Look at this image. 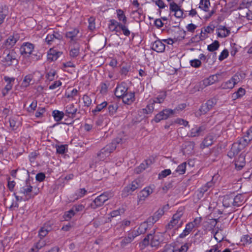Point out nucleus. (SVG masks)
I'll return each mask as SVG.
<instances>
[{
    "instance_id": "1",
    "label": "nucleus",
    "mask_w": 252,
    "mask_h": 252,
    "mask_svg": "<svg viewBox=\"0 0 252 252\" xmlns=\"http://www.w3.org/2000/svg\"><path fill=\"white\" fill-rule=\"evenodd\" d=\"M250 143L247 141L246 137H242L239 139L237 142L234 143L227 153V156L231 158L237 155L239 152L244 149Z\"/></svg>"
},
{
    "instance_id": "2",
    "label": "nucleus",
    "mask_w": 252,
    "mask_h": 252,
    "mask_svg": "<svg viewBox=\"0 0 252 252\" xmlns=\"http://www.w3.org/2000/svg\"><path fill=\"white\" fill-rule=\"evenodd\" d=\"M1 62L4 65L9 66L12 65H17L18 63V60L17 59V54L14 50L8 51L7 53L4 52L3 54Z\"/></svg>"
},
{
    "instance_id": "3",
    "label": "nucleus",
    "mask_w": 252,
    "mask_h": 252,
    "mask_svg": "<svg viewBox=\"0 0 252 252\" xmlns=\"http://www.w3.org/2000/svg\"><path fill=\"white\" fill-rule=\"evenodd\" d=\"M244 200L243 195L239 194L234 197L233 196H226L223 200V205L226 207L230 206V204L234 206H240Z\"/></svg>"
},
{
    "instance_id": "4",
    "label": "nucleus",
    "mask_w": 252,
    "mask_h": 252,
    "mask_svg": "<svg viewBox=\"0 0 252 252\" xmlns=\"http://www.w3.org/2000/svg\"><path fill=\"white\" fill-rule=\"evenodd\" d=\"M109 199L108 193L104 192L96 197L90 204L89 207L93 209L101 207Z\"/></svg>"
},
{
    "instance_id": "5",
    "label": "nucleus",
    "mask_w": 252,
    "mask_h": 252,
    "mask_svg": "<svg viewBox=\"0 0 252 252\" xmlns=\"http://www.w3.org/2000/svg\"><path fill=\"white\" fill-rule=\"evenodd\" d=\"M140 187V180L139 179H135L131 184L125 187L122 191V196L124 197L128 196Z\"/></svg>"
},
{
    "instance_id": "6",
    "label": "nucleus",
    "mask_w": 252,
    "mask_h": 252,
    "mask_svg": "<svg viewBox=\"0 0 252 252\" xmlns=\"http://www.w3.org/2000/svg\"><path fill=\"white\" fill-rule=\"evenodd\" d=\"M206 125L203 124L200 126H195L190 130L189 136L191 137H198L204 135L206 130Z\"/></svg>"
},
{
    "instance_id": "7",
    "label": "nucleus",
    "mask_w": 252,
    "mask_h": 252,
    "mask_svg": "<svg viewBox=\"0 0 252 252\" xmlns=\"http://www.w3.org/2000/svg\"><path fill=\"white\" fill-rule=\"evenodd\" d=\"M174 113V110L171 109H163L155 116L153 121L156 123H158L161 120L168 119L170 116L173 115Z\"/></svg>"
},
{
    "instance_id": "8",
    "label": "nucleus",
    "mask_w": 252,
    "mask_h": 252,
    "mask_svg": "<svg viewBox=\"0 0 252 252\" xmlns=\"http://www.w3.org/2000/svg\"><path fill=\"white\" fill-rule=\"evenodd\" d=\"M217 99L215 98H212L201 106L199 108V111L201 114H205L208 112L212 109L214 106L217 104Z\"/></svg>"
},
{
    "instance_id": "9",
    "label": "nucleus",
    "mask_w": 252,
    "mask_h": 252,
    "mask_svg": "<svg viewBox=\"0 0 252 252\" xmlns=\"http://www.w3.org/2000/svg\"><path fill=\"white\" fill-rule=\"evenodd\" d=\"M210 6V0H200L199 8L206 12H209L206 16V19H209L216 12V9L213 8L210 11L209 10Z\"/></svg>"
},
{
    "instance_id": "10",
    "label": "nucleus",
    "mask_w": 252,
    "mask_h": 252,
    "mask_svg": "<svg viewBox=\"0 0 252 252\" xmlns=\"http://www.w3.org/2000/svg\"><path fill=\"white\" fill-rule=\"evenodd\" d=\"M63 38V36L60 32L53 31L47 34L45 41L48 44L51 45L55 40H61Z\"/></svg>"
},
{
    "instance_id": "11",
    "label": "nucleus",
    "mask_w": 252,
    "mask_h": 252,
    "mask_svg": "<svg viewBox=\"0 0 252 252\" xmlns=\"http://www.w3.org/2000/svg\"><path fill=\"white\" fill-rule=\"evenodd\" d=\"M123 140L121 138L117 137L113 140L110 143L103 148V149L106 152L108 153L109 156L116 149L117 144H122L123 142Z\"/></svg>"
},
{
    "instance_id": "12",
    "label": "nucleus",
    "mask_w": 252,
    "mask_h": 252,
    "mask_svg": "<svg viewBox=\"0 0 252 252\" xmlns=\"http://www.w3.org/2000/svg\"><path fill=\"white\" fill-rule=\"evenodd\" d=\"M128 91V87L125 82H122L118 84L115 90V95L118 98H122V97L126 94Z\"/></svg>"
},
{
    "instance_id": "13",
    "label": "nucleus",
    "mask_w": 252,
    "mask_h": 252,
    "mask_svg": "<svg viewBox=\"0 0 252 252\" xmlns=\"http://www.w3.org/2000/svg\"><path fill=\"white\" fill-rule=\"evenodd\" d=\"M154 189L151 187H145L141 190L138 194V201H144L145 199L153 192Z\"/></svg>"
},
{
    "instance_id": "14",
    "label": "nucleus",
    "mask_w": 252,
    "mask_h": 252,
    "mask_svg": "<svg viewBox=\"0 0 252 252\" xmlns=\"http://www.w3.org/2000/svg\"><path fill=\"white\" fill-rule=\"evenodd\" d=\"M79 31L77 29H73L71 31L66 32L65 37L66 39L69 40L70 44L76 43L77 36L79 33Z\"/></svg>"
},
{
    "instance_id": "15",
    "label": "nucleus",
    "mask_w": 252,
    "mask_h": 252,
    "mask_svg": "<svg viewBox=\"0 0 252 252\" xmlns=\"http://www.w3.org/2000/svg\"><path fill=\"white\" fill-rule=\"evenodd\" d=\"M34 47V46L33 44L29 42L24 43L20 48L21 54L22 55L28 56L32 54Z\"/></svg>"
},
{
    "instance_id": "16",
    "label": "nucleus",
    "mask_w": 252,
    "mask_h": 252,
    "mask_svg": "<svg viewBox=\"0 0 252 252\" xmlns=\"http://www.w3.org/2000/svg\"><path fill=\"white\" fill-rule=\"evenodd\" d=\"M77 110V108L75 106L74 104H69L65 108V115L73 118L75 117Z\"/></svg>"
},
{
    "instance_id": "17",
    "label": "nucleus",
    "mask_w": 252,
    "mask_h": 252,
    "mask_svg": "<svg viewBox=\"0 0 252 252\" xmlns=\"http://www.w3.org/2000/svg\"><path fill=\"white\" fill-rule=\"evenodd\" d=\"M137 236L136 233H135V230L129 231L127 233V236L125 237L121 241V246L125 247L130 243Z\"/></svg>"
},
{
    "instance_id": "18",
    "label": "nucleus",
    "mask_w": 252,
    "mask_h": 252,
    "mask_svg": "<svg viewBox=\"0 0 252 252\" xmlns=\"http://www.w3.org/2000/svg\"><path fill=\"white\" fill-rule=\"evenodd\" d=\"M123 102L127 105H130L135 100L134 92L129 91L126 92L122 97Z\"/></svg>"
},
{
    "instance_id": "19",
    "label": "nucleus",
    "mask_w": 252,
    "mask_h": 252,
    "mask_svg": "<svg viewBox=\"0 0 252 252\" xmlns=\"http://www.w3.org/2000/svg\"><path fill=\"white\" fill-rule=\"evenodd\" d=\"M165 45L159 40L155 41L152 47V49L158 53L164 52L165 50Z\"/></svg>"
},
{
    "instance_id": "20",
    "label": "nucleus",
    "mask_w": 252,
    "mask_h": 252,
    "mask_svg": "<svg viewBox=\"0 0 252 252\" xmlns=\"http://www.w3.org/2000/svg\"><path fill=\"white\" fill-rule=\"evenodd\" d=\"M63 52L50 49L48 53V60L51 61H56L62 55Z\"/></svg>"
},
{
    "instance_id": "21",
    "label": "nucleus",
    "mask_w": 252,
    "mask_h": 252,
    "mask_svg": "<svg viewBox=\"0 0 252 252\" xmlns=\"http://www.w3.org/2000/svg\"><path fill=\"white\" fill-rule=\"evenodd\" d=\"M51 230V226L45 223L43 227H42L39 230L38 236L40 239H42Z\"/></svg>"
},
{
    "instance_id": "22",
    "label": "nucleus",
    "mask_w": 252,
    "mask_h": 252,
    "mask_svg": "<svg viewBox=\"0 0 252 252\" xmlns=\"http://www.w3.org/2000/svg\"><path fill=\"white\" fill-rule=\"evenodd\" d=\"M80 53V45L75 43L70 46L69 55L71 58H76Z\"/></svg>"
},
{
    "instance_id": "23",
    "label": "nucleus",
    "mask_w": 252,
    "mask_h": 252,
    "mask_svg": "<svg viewBox=\"0 0 252 252\" xmlns=\"http://www.w3.org/2000/svg\"><path fill=\"white\" fill-rule=\"evenodd\" d=\"M245 165V158L243 155L241 154L238 158L235 160V165L236 168L238 170H241Z\"/></svg>"
},
{
    "instance_id": "24",
    "label": "nucleus",
    "mask_w": 252,
    "mask_h": 252,
    "mask_svg": "<svg viewBox=\"0 0 252 252\" xmlns=\"http://www.w3.org/2000/svg\"><path fill=\"white\" fill-rule=\"evenodd\" d=\"M194 228V225L192 223L189 222L186 225L185 229L183 230V232L179 235V238H184L188 235Z\"/></svg>"
},
{
    "instance_id": "25",
    "label": "nucleus",
    "mask_w": 252,
    "mask_h": 252,
    "mask_svg": "<svg viewBox=\"0 0 252 252\" xmlns=\"http://www.w3.org/2000/svg\"><path fill=\"white\" fill-rule=\"evenodd\" d=\"M149 227L148 224L147 222H143L140 224L138 229L135 230V233H136V234L138 236L145 233Z\"/></svg>"
},
{
    "instance_id": "26",
    "label": "nucleus",
    "mask_w": 252,
    "mask_h": 252,
    "mask_svg": "<svg viewBox=\"0 0 252 252\" xmlns=\"http://www.w3.org/2000/svg\"><path fill=\"white\" fill-rule=\"evenodd\" d=\"M166 97V93L165 92L161 93L157 97H155L153 99H151L150 101L155 104V103H162Z\"/></svg>"
},
{
    "instance_id": "27",
    "label": "nucleus",
    "mask_w": 252,
    "mask_h": 252,
    "mask_svg": "<svg viewBox=\"0 0 252 252\" xmlns=\"http://www.w3.org/2000/svg\"><path fill=\"white\" fill-rule=\"evenodd\" d=\"M151 163L152 161L151 160H145L143 163H141L138 167L135 168V172L137 174L141 173L147 168Z\"/></svg>"
},
{
    "instance_id": "28",
    "label": "nucleus",
    "mask_w": 252,
    "mask_h": 252,
    "mask_svg": "<svg viewBox=\"0 0 252 252\" xmlns=\"http://www.w3.org/2000/svg\"><path fill=\"white\" fill-rule=\"evenodd\" d=\"M32 189V187L30 185L29 181H26V185L21 188L19 192L24 194L25 195H28Z\"/></svg>"
},
{
    "instance_id": "29",
    "label": "nucleus",
    "mask_w": 252,
    "mask_h": 252,
    "mask_svg": "<svg viewBox=\"0 0 252 252\" xmlns=\"http://www.w3.org/2000/svg\"><path fill=\"white\" fill-rule=\"evenodd\" d=\"M46 245L45 241L40 239L38 242L35 243L33 247L31 248V251L32 252H37L41 248L45 247Z\"/></svg>"
},
{
    "instance_id": "30",
    "label": "nucleus",
    "mask_w": 252,
    "mask_h": 252,
    "mask_svg": "<svg viewBox=\"0 0 252 252\" xmlns=\"http://www.w3.org/2000/svg\"><path fill=\"white\" fill-rule=\"evenodd\" d=\"M17 40V35H10L5 41V44L7 47H11L15 44Z\"/></svg>"
},
{
    "instance_id": "31",
    "label": "nucleus",
    "mask_w": 252,
    "mask_h": 252,
    "mask_svg": "<svg viewBox=\"0 0 252 252\" xmlns=\"http://www.w3.org/2000/svg\"><path fill=\"white\" fill-rule=\"evenodd\" d=\"M218 30L221 31L218 33V36L220 37H226L230 33V30L227 29L225 26H220Z\"/></svg>"
},
{
    "instance_id": "32",
    "label": "nucleus",
    "mask_w": 252,
    "mask_h": 252,
    "mask_svg": "<svg viewBox=\"0 0 252 252\" xmlns=\"http://www.w3.org/2000/svg\"><path fill=\"white\" fill-rule=\"evenodd\" d=\"M213 143V137L211 135L207 136L202 141L200 145V148L204 149L205 147L211 146Z\"/></svg>"
},
{
    "instance_id": "33",
    "label": "nucleus",
    "mask_w": 252,
    "mask_h": 252,
    "mask_svg": "<svg viewBox=\"0 0 252 252\" xmlns=\"http://www.w3.org/2000/svg\"><path fill=\"white\" fill-rule=\"evenodd\" d=\"M183 224L182 221H179L176 220H174L173 218H172V220H170L169 223L168 224L167 227L168 229H171L173 228L174 227L177 226V228H179L182 226Z\"/></svg>"
},
{
    "instance_id": "34",
    "label": "nucleus",
    "mask_w": 252,
    "mask_h": 252,
    "mask_svg": "<svg viewBox=\"0 0 252 252\" xmlns=\"http://www.w3.org/2000/svg\"><path fill=\"white\" fill-rule=\"evenodd\" d=\"M4 80L7 83V84L5 86V90H11L12 88L13 82L15 80L14 78H10L8 76H4L3 78Z\"/></svg>"
},
{
    "instance_id": "35",
    "label": "nucleus",
    "mask_w": 252,
    "mask_h": 252,
    "mask_svg": "<svg viewBox=\"0 0 252 252\" xmlns=\"http://www.w3.org/2000/svg\"><path fill=\"white\" fill-rule=\"evenodd\" d=\"M109 29L110 31L114 32H118L117 30V28L118 27L120 28V25H121V23L118 22L116 20L114 19H111L109 21Z\"/></svg>"
},
{
    "instance_id": "36",
    "label": "nucleus",
    "mask_w": 252,
    "mask_h": 252,
    "mask_svg": "<svg viewBox=\"0 0 252 252\" xmlns=\"http://www.w3.org/2000/svg\"><path fill=\"white\" fill-rule=\"evenodd\" d=\"M65 113L63 112L57 110H54L52 112V116H53L55 120L57 122L61 121Z\"/></svg>"
},
{
    "instance_id": "37",
    "label": "nucleus",
    "mask_w": 252,
    "mask_h": 252,
    "mask_svg": "<svg viewBox=\"0 0 252 252\" xmlns=\"http://www.w3.org/2000/svg\"><path fill=\"white\" fill-rule=\"evenodd\" d=\"M87 192V191L85 188L80 189L75 191L73 194V197L75 199H78L83 197L86 194Z\"/></svg>"
},
{
    "instance_id": "38",
    "label": "nucleus",
    "mask_w": 252,
    "mask_h": 252,
    "mask_svg": "<svg viewBox=\"0 0 252 252\" xmlns=\"http://www.w3.org/2000/svg\"><path fill=\"white\" fill-rule=\"evenodd\" d=\"M154 110V104L151 102L150 104H148L146 108L141 110L140 113L144 114H151Z\"/></svg>"
},
{
    "instance_id": "39",
    "label": "nucleus",
    "mask_w": 252,
    "mask_h": 252,
    "mask_svg": "<svg viewBox=\"0 0 252 252\" xmlns=\"http://www.w3.org/2000/svg\"><path fill=\"white\" fill-rule=\"evenodd\" d=\"M246 93V91L244 89L242 88H240L238 91L232 94V98L234 99H236L238 98L242 97Z\"/></svg>"
},
{
    "instance_id": "40",
    "label": "nucleus",
    "mask_w": 252,
    "mask_h": 252,
    "mask_svg": "<svg viewBox=\"0 0 252 252\" xmlns=\"http://www.w3.org/2000/svg\"><path fill=\"white\" fill-rule=\"evenodd\" d=\"M118 18L120 21H122L123 24H126L127 22L126 17L124 14V11L121 9H117L116 10Z\"/></svg>"
},
{
    "instance_id": "41",
    "label": "nucleus",
    "mask_w": 252,
    "mask_h": 252,
    "mask_svg": "<svg viewBox=\"0 0 252 252\" xmlns=\"http://www.w3.org/2000/svg\"><path fill=\"white\" fill-rule=\"evenodd\" d=\"M32 79H33L32 75L28 74V75H26L24 77V80L22 82V86L25 87H28L30 85L31 82L32 80Z\"/></svg>"
},
{
    "instance_id": "42",
    "label": "nucleus",
    "mask_w": 252,
    "mask_h": 252,
    "mask_svg": "<svg viewBox=\"0 0 252 252\" xmlns=\"http://www.w3.org/2000/svg\"><path fill=\"white\" fill-rule=\"evenodd\" d=\"M219 47V42L217 40H215L212 44L208 45L207 49L210 52H213L218 50Z\"/></svg>"
},
{
    "instance_id": "43",
    "label": "nucleus",
    "mask_w": 252,
    "mask_h": 252,
    "mask_svg": "<svg viewBox=\"0 0 252 252\" xmlns=\"http://www.w3.org/2000/svg\"><path fill=\"white\" fill-rule=\"evenodd\" d=\"M187 163L186 162L182 163L178 165L175 172L178 173L180 175H183L185 173L186 170Z\"/></svg>"
},
{
    "instance_id": "44",
    "label": "nucleus",
    "mask_w": 252,
    "mask_h": 252,
    "mask_svg": "<svg viewBox=\"0 0 252 252\" xmlns=\"http://www.w3.org/2000/svg\"><path fill=\"white\" fill-rule=\"evenodd\" d=\"M107 105V103L106 101H104L102 102L101 103L98 104L95 108L92 110V113L95 115L96 113L99 112L101 111L103 108L106 107Z\"/></svg>"
},
{
    "instance_id": "45",
    "label": "nucleus",
    "mask_w": 252,
    "mask_h": 252,
    "mask_svg": "<svg viewBox=\"0 0 252 252\" xmlns=\"http://www.w3.org/2000/svg\"><path fill=\"white\" fill-rule=\"evenodd\" d=\"M214 29H215V26L213 25L208 26L207 27L204 28V32H203V30H201V36H202L203 38H205L206 36V33L212 32L214 31Z\"/></svg>"
},
{
    "instance_id": "46",
    "label": "nucleus",
    "mask_w": 252,
    "mask_h": 252,
    "mask_svg": "<svg viewBox=\"0 0 252 252\" xmlns=\"http://www.w3.org/2000/svg\"><path fill=\"white\" fill-rule=\"evenodd\" d=\"M131 70V66L130 64H126L125 65H123L120 71V73L122 75H124L125 76H126L128 74L129 71Z\"/></svg>"
},
{
    "instance_id": "47",
    "label": "nucleus",
    "mask_w": 252,
    "mask_h": 252,
    "mask_svg": "<svg viewBox=\"0 0 252 252\" xmlns=\"http://www.w3.org/2000/svg\"><path fill=\"white\" fill-rule=\"evenodd\" d=\"M118 108V106L117 104L114 103L110 104L108 107V112L110 115H113L116 113Z\"/></svg>"
},
{
    "instance_id": "48",
    "label": "nucleus",
    "mask_w": 252,
    "mask_h": 252,
    "mask_svg": "<svg viewBox=\"0 0 252 252\" xmlns=\"http://www.w3.org/2000/svg\"><path fill=\"white\" fill-rule=\"evenodd\" d=\"M214 77H215L214 76H210L208 78H207L206 79H205L203 81V85L205 87H206V86H209V85H211L213 84L215 82V81H216L214 79Z\"/></svg>"
},
{
    "instance_id": "49",
    "label": "nucleus",
    "mask_w": 252,
    "mask_h": 252,
    "mask_svg": "<svg viewBox=\"0 0 252 252\" xmlns=\"http://www.w3.org/2000/svg\"><path fill=\"white\" fill-rule=\"evenodd\" d=\"M56 74L57 72L56 70L51 69L46 74V78L50 81H53Z\"/></svg>"
},
{
    "instance_id": "50",
    "label": "nucleus",
    "mask_w": 252,
    "mask_h": 252,
    "mask_svg": "<svg viewBox=\"0 0 252 252\" xmlns=\"http://www.w3.org/2000/svg\"><path fill=\"white\" fill-rule=\"evenodd\" d=\"M184 212H183V209L180 208L177 212L173 215L172 218H173L174 220H178L179 221H181V218L183 215Z\"/></svg>"
},
{
    "instance_id": "51",
    "label": "nucleus",
    "mask_w": 252,
    "mask_h": 252,
    "mask_svg": "<svg viewBox=\"0 0 252 252\" xmlns=\"http://www.w3.org/2000/svg\"><path fill=\"white\" fill-rule=\"evenodd\" d=\"M164 210L163 209H159L154 214L153 217L155 218V220L157 221L164 214Z\"/></svg>"
},
{
    "instance_id": "52",
    "label": "nucleus",
    "mask_w": 252,
    "mask_h": 252,
    "mask_svg": "<svg viewBox=\"0 0 252 252\" xmlns=\"http://www.w3.org/2000/svg\"><path fill=\"white\" fill-rule=\"evenodd\" d=\"M234 86L235 85L230 80L226 81L221 85L223 89H232Z\"/></svg>"
},
{
    "instance_id": "53",
    "label": "nucleus",
    "mask_w": 252,
    "mask_h": 252,
    "mask_svg": "<svg viewBox=\"0 0 252 252\" xmlns=\"http://www.w3.org/2000/svg\"><path fill=\"white\" fill-rule=\"evenodd\" d=\"M75 214H75L73 209L72 208L69 211L65 212V213L64 214V218L66 220L70 219L72 217H73Z\"/></svg>"
},
{
    "instance_id": "54",
    "label": "nucleus",
    "mask_w": 252,
    "mask_h": 252,
    "mask_svg": "<svg viewBox=\"0 0 252 252\" xmlns=\"http://www.w3.org/2000/svg\"><path fill=\"white\" fill-rule=\"evenodd\" d=\"M123 32V34L126 36H128L130 34V32L129 31L127 27L125 26V24H121V25H120L119 28Z\"/></svg>"
},
{
    "instance_id": "55",
    "label": "nucleus",
    "mask_w": 252,
    "mask_h": 252,
    "mask_svg": "<svg viewBox=\"0 0 252 252\" xmlns=\"http://www.w3.org/2000/svg\"><path fill=\"white\" fill-rule=\"evenodd\" d=\"M108 156V153L106 152L103 148L101 149L100 152L97 154V157H99L100 160H104Z\"/></svg>"
},
{
    "instance_id": "56",
    "label": "nucleus",
    "mask_w": 252,
    "mask_h": 252,
    "mask_svg": "<svg viewBox=\"0 0 252 252\" xmlns=\"http://www.w3.org/2000/svg\"><path fill=\"white\" fill-rule=\"evenodd\" d=\"M159 244V240L158 238V236L156 235L152 236L151 240V245L152 247H156Z\"/></svg>"
},
{
    "instance_id": "57",
    "label": "nucleus",
    "mask_w": 252,
    "mask_h": 252,
    "mask_svg": "<svg viewBox=\"0 0 252 252\" xmlns=\"http://www.w3.org/2000/svg\"><path fill=\"white\" fill-rule=\"evenodd\" d=\"M189 248V244L188 243H185L182 245L180 248L178 250H173V252H187Z\"/></svg>"
},
{
    "instance_id": "58",
    "label": "nucleus",
    "mask_w": 252,
    "mask_h": 252,
    "mask_svg": "<svg viewBox=\"0 0 252 252\" xmlns=\"http://www.w3.org/2000/svg\"><path fill=\"white\" fill-rule=\"evenodd\" d=\"M190 63L191 66L198 68L201 66V62L199 59H194L190 61Z\"/></svg>"
},
{
    "instance_id": "59",
    "label": "nucleus",
    "mask_w": 252,
    "mask_h": 252,
    "mask_svg": "<svg viewBox=\"0 0 252 252\" xmlns=\"http://www.w3.org/2000/svg\"><path fill=\"white\" fill-rule=\"evenodd\" d=\"M94 21H95V19L93 17H91L88 19V22H89L88 28L91 31L94 30L95 28Z\"/></svg>"
},
{
    "instance_id": "60",
    "label": "nucleus",
    "mask_w": 252,
    "mask_h": 252,
    "mask_svg": "<svg viewBox=\"0 0 252 252\" xmlns=\"http://www.w3.org/2000/svg\"><path fill=\"white\" fill-rule=\"evenodd\" d=\"M152 237V234L147 235L141 242V245L144 246V247H146V246H148L149 244V240L150 239L151 240Z\"/></svg>"
},
{
    "instance_id": "61",
    "label": "nucleus",
    "mask_w": 252,
    "mask_h": 252,
    "mask_svg": "<svg viewBox=\"0 0 252 252\" xmlns=\"http://www.w3.org/2000/svg\"><path fill=\"white\" fill-rule=\"evenodd\" d=\"M180 8V6H179L175 2H171L169 3V9L170 11L175 12L177 10Z\"/></svg>"
},
{
    "instance_id": "62",
    "label": "nucleus",
    "mask_w": 252,
    "mask_h": 252,
    "mask_svg": "<svg viewBox=\"0 0 252 252\" xmlns=\"http://www.w3.org/2000/svg\"><path fill=\"white\" fill-rule=\"evenodd\" d=\"M82 98L85 106L89 107L90 106L92 103V100L88 95H84Z\"/></svg>"
},
{
    "instance_id": "63",
    "label": "nucleus",
    "mask_w": 252,
    "mask_h": 252,
    "mask_svg": "<svg viewBox=\"0 0 252 252\" xmlns=\"http://www.w3.org/2000/svg\"><path fill=\"white\" fill-rule=\"evenodd\" d=\"M65 145H61L56 146L57 153L60 154H63L65 152Z\"/></svg>"
},
{
    "instance_id": "64",
    "label": "nucleus",
    "mask_w": 252,
    "mask_h": 252,
    "mask_svg": "<svg viewBox=\"0 0 252 252\" xmlns=\"http://www.w3.org/2000/svg\"><path fill=\"white\" fill-rule=\"evenodd\" d=\"M250 142L252 140V126L247 130L246 135L244 136Z\"/></svg>"
}]
</instances>
